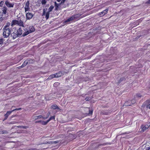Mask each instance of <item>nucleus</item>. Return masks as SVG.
Returning <instances> with one entry per match:
<instances>
[{"instance_id":"f704fd0d","label":"nucleus","mask_w":150,"mask_h":150,"mask_svg":"<svg viewBox=\"0 0 150 150\" xmlns=\"http://www.w3.org/2000/svg\"><path fill=\"white\" fill-rule=\"evenodd\" d=\"M53 77V78L57 77L56 75V74H52L51 75Z\"/></svg>"},{"instance_id":"49530a36","label":"nucleus","mask_w":150,"mask_h":150,"mask_svg":"<svg viewBox=\"0 0 150 150\" xmlns=\"http://www.w3.org/2000/svg\"><path fill=\"white\" fill-rule=\"evenodd\" d=\"M18 68L19 69H20L21 68H23V67H21V66L19 67Z\"/></svg>"},{"instance_id":"bb28decb","label":"nucleus","mask_w":150,"mask_h":150,"mask_svg":"<svg viewBox=\"0 0 150 150\" xmlns=\"http://www.w3.org/2000/svg\"><path fill=\"white\" fill-rule=\"evenodd\" d=\"M26 60L28 61V63L29 64L33 63V59H28L27 60Z\"/></svg>"},{"instance_id":"f257e3e1","label":"nucleus","mask_w":150,"mask_h":150,"mask_svg":"<svg viewBox=\"0 0 150 150\" xmlns=\"http://www.w3.org/2000/svg\"><path fill=\"white\" fill-rule=\"evenodd\" d=\"M10 23L7 22L3 28V34L4 38H7L11 34L12 28H10Z\"/></svg>"},{"instance_id":"ea45409f","label":"nucleus","mask_w":150,"mask_h":150,"mask_svg":"<svg viewBox=\"0 0 150 150\" xmlns=\"http://www.w3.org/2000/svg\"><path fill=\"white\" fill-rule=\"evenodd\" d=\"M54 78L53 77H52L51 75L48 78V79H52L53 78Z\"/></svg>"},{"instance_id":"ddd939ff","label":"nucleus","mask_w":150,"mask_h":150,"mask_svg":"<svg viewBox=\"0 0 150 150\" xmlns=\"http://www.w3.org/2000/svg\"><path fill=\"white\" fill-rule=\"evenodd\" d=\"M12 113L11 111H7L6 113L4 115V120H6L8 117V116Z\"/></svg>"},{"instance_id":"f3484780","label":"nucleus","mask_w":150,"mask_h":150,"mask_svg":"<svg viewBox=\"0 0 150 150\" xmlns=\"http://www.w3.org/2000/svg\"><path fill=\"white\" fill-rule=\"evenodd\" d=\"M18 25L21 26L24 28H25V27L23 25V22L21 20L18 21Z\"/></svg>"},{"instance_id":"0eeeda50","label":"nucleus","mask_w":150,"mask_h":150,"mask_svg":"<svg viewBox=\"0 0 150 150\" xmlns=\"http://www.w3.org/2000/svg\"><path fill=\"white\" fill-rule=\"evenodd\" d=\"M6 5L8 8H12L15 4V3L13 2L11 3L8 1H6L5 2Z\"/></svg>"},{"instance_id":"4be33fe9","label":"nucleus","mask_w":150,"mask_h":150,"mask_svg":"<svg viewBox=\"0 0 150 150\" xmlns=\"http://www.w3.org/2000/svg\"><path fill=\"white\" fill-rule=\"evenodd\" d=\"M58 142L57 141H51V142H46L45 144H52L54 143L57 144Z\"/></svg>"},{"instance_id":"dca6fc26","label":"nucleus","mask_w":150,"mask_h":150,"mask_svg":"<svg viewBox=\"0 0 150 150\" xmlns=\"http://www.w3.org/2000/svg\"><path fill=\"white\" fill-rule=\"evenodd\" d=\"M50 114V113L48 112L47 114V116L46 117H44L42 115H39V116H38V119L42 118L44 119H47L49 117Z\"/></svg>"},{"instance_id":"4c0bfd02","label":"nucleus","mask_w":150,"mask_h":150,"mask_svg":"<svg viewBox=\"0 0 150 150\" xmlns=\"http://www.w3.org/2000/svg\"><path fill=\"white\" fill-rule=\"evenodd\" d=\"M145 126L146 127V128L147 129L149 127L150 125H149L148 124H146V125H145Z\"/></svg>"},{"instance_id":"393cba45","label":"nucleus","mask_w":150,"mask_h":150,"mask_svg":"<svg viewBox=\"0 0 150 150\" xmlns=\"http://www.w3.org/2000/svg\"><path fill=\"white\" fill-rule=\"evenodd\" d=\"M55 119V116H51L47 120L48 121V122H49L51 120H54Z\"/></svg>"},{"instance_id":"a19ab883","label":"nucleus","mask_w":150,"mask_h":150,"mask_svg":"<svg viewBox=\"0 0 150 150\" xmlns=\"http://www.w3.org/2000/svg\"><path fill=\"white\" fill-rule=\"evenodd\" d=\"M54 78L53 77H52L51 75L48 78V79H52L53 78Z\"/></svg>"},{"instance_id":"a18cd8bd","label":"nucleus","mask_w":150,"mask_h":150,"mask_svg":"<svg viewBox=\"0 0 150 150\" xmlns=\"http://www.w3.org/2000/svg\"><path fill=\"white\" fill-rule=\"evenodd\" d=\"M17 110H21V108H17Z\"/></svg>"},{"instance_id":"2eb2a0df","label":"nucleus","mask_w":150,"mask_h":150,"mask_svg":"<svg viewBox=\"0 0 150 150\" xmlns=\"http://www.w3.org/2000/svg\"><path fill=\"white\" fill-rule=\"evenodd\" d=\"M141 131L143 132L147 129L146 127L145 126V125L142 124L141 126Z\"/></svg>"},{"instance_id":"09e8293b","label":"nucleus","mask_w":150,"mask_h":150,"mask_svg":"<svg viewBox=\"0 0 150 150\" xmlns=\"http://www.w3.org/2000/svg\"><path fill=\"white\" fill-rule=\"evenodd\" d=\"M57 0L58 2H59L61 1V0Z\"/></svg>"},{"instance_id":"58836bf2","label":"nucleus","mask_w":150,"mask_h":150,"mask_svg":"<svg viewBox=\"0 0 150 150\" xmlns=\"http://www.w3.org/2000/svg\"><path fill=\"white\" fill-rule=\"evenodd\" d=\"M54 78L53 77H52L51 75L48 78V79H52L53 78Z\"/></svg>"},{"instance_id":"39448f33","label":"nucleus","mask_w":150,"mask_h":150,"mask_svg":"<svg viewBox=\"0 0 150 150\" xmlns=\"http://www.w3.org/2000/svg\"><path fill=\"white\" fill-rule=\"evenodd\" d=\"M1 10L2 11V12L1 13L0 11V17L3 16V14L5 15L6 14L7 12V8L5 6L3 7H1Z\"/></svg>"},{"instance_id":"cd10ccee","label":"nucleus","mask_w":150,"mask_h":150,"mask_svg":"<svg viewBox=\"0 0 150 150\" xmlns=\"http://www.w3.org/2000/svg\"><path fill=\"white\" fill-rule=\"evenodd\" d=\"M125 78L124 77H122L119 80V83L121 82L123 80H125Z\"/></svg>"},{"instance_id":"4468645a","label":"nucleus","mask_w":150,"mask_h":150,"mask_svg":"<svg viewBox=\"0 0 150 150\" xmlns=\"http://www.w3.org/2000/svg\"><path fill=\"white\" fill-rule=\"evenodd\" d=\"M48 122H49L47 120L46 121L40 120V121H38L36 122V123H37V122L41 123V124L43 125H46Z\"/></svg>"},{"instance_id":"8fccbe9b","label":"nucleus","mask_w":150,"mask_h":150,"mask_svg":"<svg viewBox=\"0 0 150 150\" xmlns=\"http://www.w3.org/2000/svg\"><path fill=\"white\" fill-rule=\"evenodd\" d=\"M57 83H54V85H55L56 84H57Z\"/></svg>"},{"instance_id":"6ab92c4d","label":"nucleus","mask_w":150,"mask_h":150,"mask_svg":"<svg viewBox=\"0 0 150 150\" xmlns=\"http://www.w3.org/2000/svg\"><path fill=\"white\" fill-rule=\"evenodd\" d=\"M51 108L53 109H59V107L56 104L52 105L51 106Z\"/></svg>"},{"instance_id":"e433bc0d","label":"nucleus","mask_w":150,"mask_h":150,"mask_svg":"<svg viewBox=\"0 0 150 150\" xmlns=\"http://www.w3.org/2000/svg\"><path fill=\"white\" fill-rule=\"evenodd\" d=\"M16 123V122H15V121H12V122H11L9 123V124H15Z\"/></svg>"},{"instance_id":"9b49d317","label":"nucleus","mask_w":150,"mask_h":150,"mask_svg":"<svg viewBox=\"0 0 150 150\" xmlns=\"http://www.w3.org/2000/svg\"><path fill=\"white\" fill-rule=\"evenodd\" d=\"M50 12L48 11L46 13V11H45V9H43L42 15L43 16V15H45V14L46 13L45 18H46V19H48L49 18V17Z\"/></svg>"},{"instance_id":"f03ea898","label":"nucleus","mask_w":150,"mask_h":150,"mask_svg":"<svg viewBox=\"0 0 150 150\" xmlns=\"http://www.w3.org/2000/svg\"><path fill=\"white\" fill-rule=\"evenodd\" d=\"M22 33V28L20 27L17 30H15L13 32L11 33V36L13 37V39L16 38L17 37L21 35Z\"/></svg>"},{"instance_id":"6e6552de","label":"nucleus","mask_w":150,"mask_h":150,"mask_svg":"<svg viewBox=\"0 0 150 150\" xmlns=\"http://www.w3.org/2000/svg\"><path fill=\"white\" fill-rule=\"evenodd\" d=\"M136 103L135 100L133 99L131 100H129L125 103L126 105L127 106H131L132 105Z\"/></svg>"},{"instance_id":"b1692460","label":"nucleus","mask_w":150,"mask_h":150,"mask_svg":"<svg viewBox=\"0 0 150 150\" xmlns=\"http://www.w3.org/2000/svg\"><path fill=\"white\" fill-rule=\"evenodd\" d=\"M146 102L148 104L147 106V108L150 109V100H147Z\"/></svg>"},{"instance_id":"5701e85b","label":"nucleus","mask_w":150,"mask_h":150,"mask_svg":"<svg viewBox=\"0 0 150 150\" xmlns=\"http://www.w3.org/2000/svg\"><path fill=\"white\" fill-rule=\"evenodd\" d=\"M54 8V6L53 5H51L50 6L48 9V11L50 12L52 11L53 9Z\"/></svg>"},{"instance_id":"c85d7f7f","label":"nucleus","mask_w":150,"mask_h":150,"mask_svg":"<svg viewBox=\"0 0 150 150\" xmlns=\"http://www.w3.org/2000/svg\"><path fill=\"white\" fill-rule=\"evenodd\" d=\"M92 98V97H86L85 99V100L86 101H89L91 100Z\"/></svg>"},{"instance_id":"1a4fd4ad","label":"nucleus","mask_w":150,"mask_h":150,"mask_svg":"<svg viewBox=\"0 0 150 150\" xmlns=\"http://www.w3.org/2000/svg\"><path fill=\"white\" fill-rule=\"evenodd\" d=\"M108 9H106L103 11L99 13L98 15L100 17H103L108 13Z\"/></svg>"},{"instance_id":"72a5a7b5","label":"nucleus","mask_w":150,"mask_h":150,"mask_svg":"<svg viewBox=\"0 0 150 150\" xmlns=\"http://www.w3.org/2000/svg\"><path fill=\"white\" fill-rule=\"evenodd\" d=\"M20 127L21 128H23L24 129H26L27 127L26 126H20Z\"/></svg>"},{"instance_id":"412c9836","label":"nucleus","mask_w":150,"mask_h":150,"mask_svg":"<svg viewBox=\"0 0 150 150\" xmlns=\"http://www.w3.org/2000/svg\"><path fill=\"white\" fill-rule=\"evenodd\" d=\"M54 5L55 6V8L54 10L55 11L57 10L59 8V4L57 3L56 2H54Z\"/></svg>"},{"instance_id":"79ce46f5","label":"nucleus","mask_w":150,"mask_h":150,"mask_svg":"<svg viewBox=\"0 0 150 150\" xmlns=\"http://www.w3.org/2000/svg\"><path fill=\"white\" fill-rule=\"evenodd\" d=\"M17 110V108H15V109L13 110H11V112H13L14 111H16V110Z\"/></svg>"},{"instance_id":"a211bd4d","label":"nucleus","mask_w":150,"mask_h":150,"mask_svg":"<svg viewBox=\"0 0 150 150\" xmlns=\"http://www.w3.org/2000/svg\"><path fill=\"white\" fill-rule=\"evenodd\" d=\"M56 75L57 77H59L62 76L63 75V74L62 71H59L58 73H56Z\"/></svg>"},{"instance_id":"aec40b11","label":"nucleus","mask_w":150,"mask_h":150,"mask_svg":"<svg viewBox=\"0 0 150 150\" xmlns=\"http://www.w3.org/2000/svg\"><path fill=\"white\" fill-rule=\"evenodd\" d=\"M28 64V61L25 60L21 66V67H24Z\"/></svg>"},{"instance_id":"7ed1b4c3","label":"nucleus","mask_w":150,"mask_h":150,"mask_svg":"<svg viewBox=\"0 0 150 150\" xmlns=\"http://www.w3.org/2000/svg\"><path fill=\"white\" fill-rule=\"evenodd\" d=\"M29 30H28L27 31H25L24 32L23 35V36H25L30 33L33 32L35 30V28L33 26H30L29 27Z\"/></svg>"},{"instance_id":"de8ad7c7","label":"nucleus","mask_w":150,"mask_h":150,"mask_svg":"<svg viewBox=\"0 0 150 150\" xmlns=\"http://www.w3.org/2000/svg\"><path fill=\"white\" fill-rule=\"evenodd\" d=\"M65 1V0H62V2H64Z\"/></svg>"},{"instance_id":"c756f323","label":"nucleus","mask_w":150,"mask_h":150,"mask_svg":"<svg viewBox=\"0 0 150 150\" xmlns=\"http://www.w3.org/2000/svg\"><path fill=\"white\" fill-rule=\"evenodd\" d=\"M4 39L3 38L0 39V45L2 44L3 43Z\"/></svg>"},{"instance_id":"f8f14e48","label":"nucleus","mask_w":150,"mask_h":150,"mask_svg":"<svg viewBox=\"0 0 150 150\" xmlns=\"http://www.w3.org/2000/svg\"><path fill=\"white\" fill-rule=\"evenodd\" d=\"M18 21L16 20H12L11 23H10V26L12 28L14 25H18Z\"/></svg>"},{"instance_id":"473e14b6","label":"nucleus","mask_w":150,"mask_h":150,"mask_svg":"<svg viewBox=\"0 0 150 150\" xmlns=\"http://www.w3.org/2000/svg\"><path fill=\"white\" fill-rule=\"evenodd\" d=\"M93 111L92 110H89V112L88 114L90 115H92L93 113Z\"/></svg>"},{"instance_id":"7c9ffc66","label":"nucleus","mask_w":150,"mask_h":150,"mask_svg":"<svg viewBox=\"0 0 150 150\" xmlns=\"http://www.w3.org/2000/svg\"><path fill=\"white\" fill-rule=\"evenodd\" d=\"M4 2L3 1H1L0 2V7H3V5L4 4Z\"/></svg>"},{"instance_id":"37998d69","label":"nucleus","mask_w":150,"mask_h":150,"mask_svg":"<svg viewBox=\"0 0 150 150\" xmlns=\"http://www.w3.org/2000/svg\"><path fill=\"white\" fill-rule=\"evenodd\" d=\"M35 149L31 148L29 149H28L27 150H35Z\"/></svg>"},{"instance_id":"423d86ee","label":"nucleus","mask_w":150,"mask_h":150,"mask_svg":"<svg viewBox=\"0 0 150 150\" xmlns=\"http://www.w3.org/2000/svg\"><path fill=\"white\" fill-rule=\"evenodd\" d=\"M29 1H27L25 4V12L27 11H30V8L29 7Z\"/></svg>"},{"instance_id":"2f4dec72","label":"nucleus","mask_w":150,"mask_h":150,"mask_svg":"<svg viewBox=\"0 0 150 150\" xmlns=\"http://www.w3.org/2000/svg\"><path fill=\"white\" fill-rule=\"evenodd\" d=\"M136 96L137 98H140L141 97L142 95L140 93H137L136 94Z\"/></svg>"},{"instance_id":"c03bdc74","label":"nucleus","mask_w":150,"mask_h":150,"mask_svg":"<svg viewBox=\"0 0 150 150\" xmlns=\"http://www.w3.org/2000/svg\"><path fill=\"white\" fill-rule=\"evenodd\" d=\"M147 4H150V0H149L147 2Z\"/></svg>"},{"instance_id":"c9c22d12","label":"nucleus","mask_w":150,"mask_h":150,"mask_svg":"<svg viewBox=\"0 0 150 150\" xmlns=\"http://www.w3.org/2000/svg\"><path fill=\"white\" fill-rule=\"evenodd\" d=\"M33 119H35V120H37L38 119V116H35L33 117Z\"/></svg>"},{"instance_id":"9d476101","label":"nucleus","mask_w":150,"mask_h":150,"mask_svg":"<svg viewBox=\"0 0 150 150\" xmlns=\"http://www.w3.org/2000/svg\"><path fill=\"white\" fill-rule=\"evenodd\" d=\"M33 16V15L31 13H27L26 14V18L27 20L30 19Z\"/></svg>"},{"instance_id":"20e7f679","label":"nucleus","mask_w":150,"mask_h":150,"mask_svg":"<svg viewBox=\"0 0 150 150\" xmlns=\"http://www.w3.org/2000/svg\"><path fill=\"white\" fill-rule=\"evenodd\" d=\"M78 18H79L78 17L77 15H74L71 16V17L68 18L67 20H65L64 21V23H67L68 22H70L71 21H72L75 19H78Z\"/></svg>"},{"instance_id":"a878e982","label":"nucleus","mask_w":150,"mask_h":150,"mask_svg":"<svg viewBox=\"0 0 150 150\" xmlns=\"http://www.w3.org/2000/svg\"><path fill=\"white\" fill-rule=\"evenodd\" d=\"M8 133V131L5 130H3L0 131V133L2 134H7Z\"/></svg>"}]
</instances>
